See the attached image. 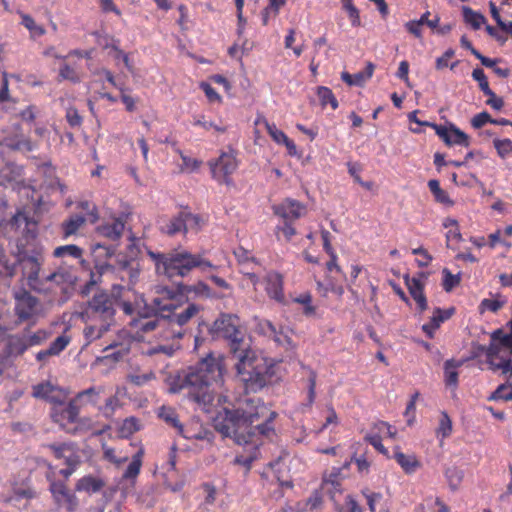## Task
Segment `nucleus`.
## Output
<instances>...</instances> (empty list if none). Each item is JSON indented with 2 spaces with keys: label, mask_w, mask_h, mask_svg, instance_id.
<instances>
[{
  "label": "nucleus",
  "mask_w": 512,
  "mask_h": 512,
  "mask_svg": "<svg viewBox=\"0 0 512 512\" xmlns=\"http://www.w3.org/2000/svg\"><path fill=\"white\" fill-rule=\"evenodd\" d=\"M23 336V339L25 341V345L27 346V349L33 346H38L44 343L48 337L49 334L45 330H38L34 333H31L29 331H24L21 333Z\"/></svg>",
  "instance_id": "obj_36"
},
{
  "label": "nucleus",
  "mask_w": 512,
  "mask_h": 512,
  "mask_svg": "<svg viewBox=\"0 0 512 512\" xmlns=\"http://www.w3.org/2000/svg\"><path fill=\"white\" fill-rule=\"evenodd\" d=\"M464 361L449 359L444 363L445 383L448 386L456 387L458 384L457 368L463 365Z\"/></svg>",
  "instance_id": "obj_31"
},
{
  "label": "nucleus",
  "mask_w": 512,
  "mask_h": 512,
  "mask_svg": "<svg viewBox=\"0 0 512 512\" xmlns=\"http://www.w3.org/2000/svg\"><path fill=\"white\" fill-rule=\"evenodd\" d=\"M105 485L106 483L103 479L87 475L77 481L76 490L92 494L99 492Z\"/></svg>",
  "instance_id": "obj_27"
},
{
  "label": "nucleus",
  "mask_w": 512,
  "mask_h": 512,
  "mask_svg": "<svg viewBox=\"0 0 512 512\" xmlns=\"http://www.w3.org/2000/svg\"><path fill=\"white\" fill-rule=\"evenodd\" d=\"M322 495L318 490H315L313 494L307 499L306 506L312 512L314 510H318L322 506Z\"/></svg>",
  "instance_id": "obj_63"
},
{
  "label": "nucleus",
  "mask_w": 512,
  "mask_h": 512,
  "mask_svg": "<svg viewBox=\"0 0 512 512\" xmlns=\"http://www.w3.org/2000/svg\"><path fill=\"white\" fill-rule=\"evenodd\" d=\"M70 341L71 337L66 333H63L51 342L48 348L53 355H59L68 346Z\"/></svg>",
  "instance_id": "obj_48"
},
{
  "label": "nucleus",
  "mask_w": 512,
  "mask_h": 512,
  "mask_svg": "<svg viewBox=\"0 0 512 512\" xmlns=\"http://www.w3.org/2000/svg\"><path fill=\"white\" fill-rule=\"evenodd\" d=\"M261 332L272 338L280 346H291V338L282 330H277L276 326L269 320H264L259 323Z\"/></svg>",
  "instance_id": "obj_20"
},
{
  "label": "nucleus",
  "mask_w": 512,
  "mask_h": 512,
  "mask_svg": "<svg viewBox=\"0 0 512 512\" xmlns=\"http://www.w3.org/2000/svg\"><path fill=\"white\" fill-rule=\"evenodd\" d=\"M276 413L271 411L259 399L245 398L239 401L234 410H226L225 418L219 425V431L231 437L239 445L248 447L249 455H239L235 462L250 467L257 458L258 436H269L274 432L272 422Z\"/></svg>",
  "instance_id": "obj_2"
},
{
  "label": "nucleus",
  "mask_w": 512,
  "mask_h": 512,
  "mask_svg": "<svg viewBox=\"0 0 512 512\" xmlns=\"http://www.w3.org/2000/svg\"><path fill=\"white\" fill-rule=\"evenodd\" d=\"M452 433V421L449 415L443 411L440 416L437 434L444 439Z\"/></svg>",
  "instance_id": "obj_49"
},
{
  "label": "nucleus",
  "mask_w": 512,
  "mask_h": 512,
  "mask_svg": "<svg viewBox=\"0 0 512 512\" xmlns=\"http://www.w3.org/2000/svg\"><path fill=\"white\" fill-rule=\"evenodd\" d=\"M33 397L49 402L54 407L66 402L69 393L63 388L53 385L51 382H43L33 386Z\"/></svg>",
  "instance_id": "obj_10"
},
{
  "label": "nucleus",
  "mask_w": 512,
  "mask_h": 512,
  "mask_svg": "<svg viewBox=\"0 0 512 512\" xmlns=\"http://www.w3.org/2000/svg\"><path fill=\"white\" fill-rule=\"evenodd\" d=\"M112 323L105 321L91 322L87 324L83 330V335L86 340V344H90L95 340L100 339L109 329Z\"/></svg>",
  "instance_id": "obj_23"
},
{
  "label": "nucleus",
  "mask_w": 512,
  "mask_h": 512,
  "mask_svg": "<svg viewBox=\"0 0 512 512\" xmlns=\"http://www.w3.org/2000/svg\"><path fill=\"white\" fill-rule=\"evenodd\" d=\"M350 463L346 462L342 467H333L323 476L321 488L326 490L332 500H335V493L341 492V480L344 478L342 470L347 469Z\"/></svg>",
  "instance_id": "obj_14"
},
{
  "label": "nucleus",
  "mask_w": 512,
  "mask_h": 512,
  "mask_svg": "<svg viewBox=\"0 0 512 512\" xmlns=\"http://www.w3.org/2000/svg\"><path fill=\"white\" fill-rule=\"evenodd\" d=\"M160 230L162 233L168 236H173L180 232H183L184 234L187 233L185 228V218L183 216V211H180L177 215L165 221L161 225Z\"/></svg>",
  "instance_id": "obj_26"
},
{
  "label": "nucleus",
  "mask_w": 512,
  "mask_h": 512,
  "mask_svg": "<svg viewBox=\"0 0 512 512\" xmlns=\"http://www.w3.org/2000/svg\"><path fill=\"white\" fill-rule=\"evenodd\" d=\"M205 496H204V504L212 505L216 501L217 489L211 483H203L201 486Z\"/></svg>",
  "instance_id": "obj_58"
},
{
  "label": "nucleus",
  "mask_w": 512,
  "mask_h": 512,
  "mask_svg": "<svg viewBox=\"0 0 512 512\" xmlns=\"http://www.w3.org/2000/svg\"><path fill=\"white\" fill-rule=\"evenodd\" d=\"M3 144L11 150L23 152H30L33 150V144L30 139L18 133L15 135L5 136L3 138Z\"/></svg>",
  "instance_id": "obj_25"
},
{
  "label": "nucleus",
  "mask_w": 512,
  "mask_h": 512,
  "mask_svg": "<svg viewBox=\"0 0 512 512\" xmlns=\"http://www.w3.org/2000/svg\"><path fill=\"white\" fill-rule=\"evenodd\" d=\"M79 411V406L72 399L51 407L50 417L65 432L76 434L90 422L88 418H80Z\"/></svg>",
  "instance_id": "obj_5"
},
{
  "label": "nucleus",
  "mask_w": 512,
  "mask_h": 512,
  "mask_svg": "<svg viewBox=\"0 0 512 512\" xmlns=\"http://www.w3.org/2000/svg\"><path fill=\"white\" fill-rule=\"evenodd\" d=\"M17 261L22 267V272L27 280L28 286L37 292L45 291L43 288L44 282L39 277L44 262L43 249L36 247L31 251H19Z\"/></svg>",
  "instance_id": "obj_6"
},
{
  "label": "nucleus",
  "mask_w": 512,
  "mask_h": 512,
  "mask_svg": "<svg viewBox=\"0 0 512 512\" xmlns=\"http://www.w3.org/2000/svg\"><path fill=\"white\" fill-rule=\"evenodd\" d=\"M50 491L53 494L58 504L62 503V498L65 497L69 491L66 485L62 482L52 481L50 484Z\"/></svg>",
  "instance_id": "obj_55"
},
{
  "label": "nucleus",
  "mask_w": 512,
  "mask_h": 512,
  "mask_svg": "<svg viewBox=\"0 0 512 512\" xmlns=\"http://www.w3.org/2000/svg\"><path fill=\"white\" fill-rule=\"evenodd\" d=\"M412 253L414 255H420L421 256V259L417 260V264H418L419 267H426L432 261V256L423 247H419V248L413 249Z\"/></svg>",
  "instance_id": "obj_64"
},
{
  "label": "nucleus",
  "mask_w": 512,
  "mask_h": 512,
  "mask_svg": "<svg viewBox=\"0 0 512 512\" xmlns=\"http://www.w3.org/2000/svg\"><path fill=\"white\" fill-rule=\"evenodd\" d=\"M341 79L350 86H360L365 82L362 72H358L354 75H351L348 72H342Z\"/></svg>",
  "instance_id": "obj_62"
},
{
  "label": "nucleus",
  "mask_w": 512,
  "mask_h": 512,
  "mask_svg": "<svg viewBox=\"0 0 512 512\" xmlns=\"http://www.w3.org/2000/svg\"><path fill=\"white\" fill-rule=\"evenodd\" d=\"M15 302V313L19 319L28 320L37 313L39 300L28 291L17 292Z\"/></svg>",
  "instance_id": "obj_11"
},
{
  "label": "nucleus",
  "mask_w": 512,
  "mask_h": 512,
  "mask_svg": "<svg viewBox=\"0 0 512 512\" xmlns=\"http://www.w3.org/2000/svg\"><path fill=\"white\" fill-rule=\"evenodd\" d=\"M343 7L349 15L351 24L354 27H359L361 25L359 10L352 4V2L343 3Z\"/></svg>",
  "instance_id": "obj_60"
},
{
  "label": "nucleus",
  "mask_w": 512,
  "mask_h": 512,
  "mask_svg": "<svg viewBox=\"0 0 512 512\" xmlns=\"http://www.w3.org/2000/svg\"><path fill=\"white\" fill-rule=\"evenodd\" d=\"M395 459L406 473H412L420 466L414 455H405L402 452L395 453Z\"/></svg>",
  "instance_id": "obj_37"
},
{
  "label": "nucleus",
  "mask_w": 512,
  "mask_h": 512,
  "mask_svg": "<svg viewBox=\"0 0 512 512\" xmlns=\"http://www.w3.org/2000/svg\"><path fill=\"white\" fill-rule=\"evenodd\" d=\"M489 400L512 401V384L510 382L503 383L489 396Z\"/></svg>",
  "instance_id": "obj_43"
},
{
  "label": "nucleus",
  "mask_w": 512,
  "mask_h": 512,
  "mask_svg": "<svg viewBox=\"0 0 512 512\" xmlns=\"http://www.w3.org/2000/svg\"><path fill=\"white\" fill-rule=\"evenodd\" d=\"M237 167L236 152L231 148L228 152H222L216 161L210 162L213 178L227 186L233 185L230 175L236 171Z\"/></svg>",
  "instance_id": "obj_9"
},
{
  "label": "nucleus",
  "mask_w": 512,
  "mask_h": 512,
  "mask_svg": "<svg viewBox=\"0 0 512 512\" xmlns=\"http://www.w3.org/2000/svg\"><path fill=\"white\" fill-rule=\"evenodd\" d=\"M27 350L22 334L9 337L7 342V353L9 356H20Z\"/></svg>",
  "instance_id": "obj_35"
},
{
  "label": "nucleus",
  "mask_w": 512,
  "mask_h": 512,
  "mask_svg": "<svg viewBox=\"0 0 512 512\" xmlns=\"http://www.w3.org/2000/svg\"><path fill=\"white\" fill-rule=\"evenodd\" d=\"M43 282L54 283L56 286L71 285L75 282V277L66 269H58L43 279Z\"/></svg>",
  "instance_id": "obj_30"
},
{
  "label": "nucleus",
  "mask_w": 512,
  "mask_h": 512,
  "mask_svg": "<svg viewBox=\"0 0 512 512\" xmlns=\"http://www.w3.org/2000/svg\"><path fill=\"white\" fill-rule=\"evenodd\" d=\"M266 291L270 298L278 301H284V292H283V277L281 274L277 272H269L266 275Z\"/></svg>",
  "instance_id": "obj_19"
},
{
  "label": "nucleus",
  "mask_w": 512,
  "mask_h": 512,
  "mask_svg": "<svg viewBox=\"0 0 512 512\" xmlns=\"http://www.w3.org/2000/svg\"><path fill=\"white\" fill-rule=\"evenodd\" d=\"M158 417L162 419L167 425L176 429L180 428L182 423L179 420V416L176 410L169 406H162L158 409Z\"/></svg>",
  "instance_id": "obj_33"
},
{
  "label": "nucleus",
  "mask_w": 512,
  "mask_h": 512,
  "mask_svg": "<svg viewBox=\"0 0 512 512\" xmlns=\"http://www.w3.org/2000/svg\"><path fill=\"white\" fill-rule=\"evenodd\" d=\"M194 426H197V424H190L187 426H184L183 424L180 426V428L177 430V433L184 437L185 439H196V440H207L212 441L213 439V433L209 430L203 429L201 426L198 427V431L194 428Z\"/></svg>",
  "instance_id": "obj_24"
},
{
  "label": "nucleus",
  "mask_w": 512,
  "mask_h": 512,
  "mask_svg": "<svg viewBox=\"0 0 512 512\" xmlns=\"http://www.w3.org/2000/svg\"><path fill=\"white\" fill-rule=\"evenodd\" d=\"M500 353V348L498 345L491 343L487 348V364L489 365V369L492 371L501 370L502 374L507 376L508 378L512 377V360L507 359L500 362H496V358Z\"/></svg>",
  "instance_id": "obj_18"
},
{
  "label": "nucleus",
  "mask_w": 512,
  "mask_h": 512,
  "mask_svg": "<svg viewBox=\"0 0 512 512\" xmlns=\"http://www.w3.org/2000/svg\"><path fill=\"white\" fill-rule=\"evenodd\" d=\"M143 455L144 449L140 447L137 453L133 455L132 461L130 462L127 469L123 473L124 479H135L139 475L142 466Z\"/></svg>",
  "instance_id": "obj_34"
},
{
  "label": "nucleus",
  "mask_w": 512,
  "mask_h": 512,
  "mask_svg": "<svg viewBox=\"0 0 512 512\" xmlns=\"http://www.w3.org/2000/svg\"><path fill=\"white\" fill-rule=\"evenodd\" d=\"M443 288L446 292H450L455 286L460 283V275H453L447 268L443 269Z\"/></svg>",
  "instance_id": "obj_56"
},
{
  "label": "nucleus",
  "mask_w": 512,
  "mask_h": 512,
  "mask_svg": "<svg viewBox=\"0 0 512 512\" xmlns=\"http://www.w3.org/2000/svg\"><path fill=\"white\" fill-rule=\"evenodd\" d=\"M183 216L185 218L186 232L188 230H194L196 232L200 230L203 220L199 215L192 214L188 211H183Z\"/></svg>",
  "instance_id": "obj_50"
},
{
  "label": "nucleus",
  "mask_w": 512,
  "mask_h": 512,
  "mask_svg": "<svg viewBox=\"0 0 512 512\" xmlns=\"http://www.w3.org/2000/svg\"><path fill=\"white\" fill-rule=\"evenodd\" d=\"M82 254L83 250L80 247L73 244L59 246L53 252V255L57 258L70 256L72 258L79 259L82 257Z\"/></svg>",
  "instance_id": "obj_40"
},
{
  "label": "nucleus",
  "mask_w": 512,
  "mask_h": 512,
  "mask_svg": "<svg viewBox=\"0 0 512 512\" xmlns=\"http://www.w3.org/2000/svg\"><path fill=\"white\" fill-rule=\"evenodd\" d=\"M316 379H317V374L315 371L311 370L310 371V374H309V386H308V402L307 404H304L302 405L301 407V410L304 411L305 408H310L314 401H315V397H316Z\"/></svg>",
  "instance_id": "obj_51"
},
{
  "label": "nucleus",
  "mask_w": 512,
  "mask_h": 512,
  "mask_svg": "<svg viewBox=\"0 0 512 512\" xmlns=\"http://www.w3.org/2000/svg\"><path fill=\"white\" fill-rule=\"evenodd\" d=\"M46 447L56 459H64L67 466H78L80 464V456L76 452V445L74 443H53L46 445Z\"/></svg>",
  "instance_id": "obj_12"
},
{
  "label": "nucleus",
  "mask_w": 512,
  "mask_h": 512,
  "mask_svg": "<svg viewBox=\"0 0 512 512\" xmlns=\"http://www.w3.org/2000/svg\"><path fill=\"white\" fill-rule=\"evenodd\" d=\"M428 187L432 194L434 195L437 202L445 205H452L453 201L450 199L448 194L441 189L439 181L432 179L428 182Z\"/></svg>",
  "instance_id": "obj_39"
},
{
  "label": "nucleus",
  "mask_w": 512,
  "mask_h": 512,
  "mask_svg": "<svg viewBox=\"0 0 512 512\" xmlns=\"http://www.w3.org/2000/svg\"><path fill=\"white\" fill-rule=\"evenodd\" d=\"M157 270L162 271L168 277H184L194 268L202 271L215 268L201 254H192L188 251H174L168 254H159L156 258Z\"/></svg>",
  "instance_id": "obj_4"
},
{
  "label": "nucleus",
  "mask_w": 512,
  "mask_h": 512,
  "mask_svg": "<svg viewBox=\"0 0 512 512\" xmlns=\"http://www.w3.org/2000/svg\"><path fill=\"white\" fill-rule=\"evenodd\" d=\"M86 221L87 219L84 216L78 214L71 215L61 224L64 238L75 235Z\"/></svg>",
  "instance_id": "obj_29"
},
{
  "label": "nucleus",
  "mask_w": 512,
  "mask_h": 512,
  "mask_svg": "<svg viewBox=\"0 0 512 512\" xmlns=\"http://www.w3.org/2000/svg\"><path fill=\"white\" fill-rule=\"evenodd\" d=\"M98 230L103 236L111 240H117L124 231V222L120 219H115L112 223L101 225Z\"/></svg>",
  "instance_id": "obj_32"
},
{
  "label": "nucleus",
  "mask_w": 512,
  "mask_h": 512,
  "mask_svg": "<svg viewBox=\"0 0 512 512\" xmlns=\"http://www.w3.org/2000/svg\"><path fill=\"white\" fill-rule=\"evenodd\" d=\"M81 316L86 322L105 321L113 324L115 309L110 295L103 290L95 293L87 302Z\"/></svg>",
  "instance_id": "obj_7"
},
{
  "label": "nucleus",
  "mask_w": 512,
  "mask_h": 512,
  "mask_svg": "<svg viewBox=\"0 0 512 512\" xmlns=\"http://www.w3.org/2000/svg\"><path fill=\"white\" fill-rule=\"evenodd\" d=\"M453 313L454 308H450L447 310H442L440 308L435 309L433 316L430 319V322L422 326L423 331L430 339L433 338L435 330L440 327V324L442 322L449 319L453 315Z\"/></svg>",
  "instance_id": "obj_22"
},
{
  "label": "nucleus",
  "mask_w": 512,
  "mask_h": 512,
  "mask_svg": "<svg viewBox=\"0 0 512 512\" xmlns=\"http://www.w3.org/2000/svg\"><path fill=\"white\" fill-rule=\"evenodd\" d=\"M463 16L465 22L470 24L473 29H479L486 20L482 14L473 11L469 7H463Z\"/></svg>",
  "instance_id": "obj_42"
},
{
  "label": "nucleus",
  "mask_w": 512,
  "mask_h": 512,
  "mask_svg": "<svg viewBox=\"0 0 512 512\" xmlns=\"http://www.w3.org/2000/svg\"><path fill=\"white\" fill-rule=\"evenodd\" d=\"M492 343L498 345L500 349H509L512 355V334H504L501 330H496L492 334Z\"/></svg>",
  "instance_id": "obj_46"
},
{
  "label": "nucleus",
  "mask_w": 512,
  "mask_h": 512,
  "mask_svg": "<svg viewBox=\"0 0 512 512\" xmlns=\"http://www.w3.org/2000/svg\"><path fill=\"white\" fill-rule=\"evenodd\" d=\"M131 325L136 329L137 333H148L157 328H166V320L163 315L153 308L149 318L133 319Z\"/></svg>",
  "instance_id": "obj_17"
},
{
  "label": "nucleus",
  "mask_w": 512,
  "mask_h": 512,
  "mask_svg": "<svg viewBox=\"0 0 512 512\" xmlns=\"http://www.w3.org/2000/svg\"><path fill=\"white\" fill-rule=\"evenodd\" d=\"M120 306L125 314L131 316L134 313H137L140 318H149L153 311L152 307L146 305L142 296L137 297L134 303L130 301H122Z\"/></svg>",
  "instance_id": "obj_21"
},
{
  "label": "nucleus",
  "mask_w": 512,
  "mask_h": 512,
  "mask_svg": "<svg viewBox=\"0 0 512 512\" xmlns=\"http://www.w3.org/2000/svg\"><path fill=\"white\" fill-rule=\"evenodd\" d=\"M201 310V307L195 303H190L186 307L181 308L177 304V308L166 311L162 315L166 320V328L170 331L165 334V338H182L186 329L184 326L195 317Z\"/></svg>",
  "instance_id": "obj_8"
},
{
  "label": "nucleus",
  "mask_w": 512,
  "mask_h": 512,
  "mask_svg": "<svg viewBox=\"0 0 512 512\" xmlns=\"http://www.w3.org/2000/svg\"><path fill=\"white\" fill-rule=\"evenodd\" d=\"M66 120L71 127H80L82 125V117L74 107H69L66 110Z\"/></svg>",
  "instance_id": "obj_61"
},
{
  "label": "nucleus",
  "mask_w": 512,
  "mask_h": 512,
  "mask_svg": "<svg viewBox=\"0 0 512 512\" xmlns=\"http://www.w3.org/2000/svg\"><path fill=\"white\" fill-rule=\"evenodd\" d=\"M274 213L283 218L285 222L294 221L300 218L305 207L298 201L285 199L282 203L273 206Z\"/></svg>",
  "instance_id": "obj_16"
},
{
  "label": "nucleus",
  "mask_w": 512,
  "mask_h": 512,
  "mask_svg": "<svg viewBox=\"0 0 512 512\" xmlns=\"http://www.w3.org/2000/svg\"><path fill=\"white\" fill-rule=\"evenodd\" d=\"M429 15H430V12L427 11L426 13H424L421 16V18L419 20H412V21L407 22L405 24V27L408 30V32L417 38H421L422 37L421 26L424 25V18L426 19V16H429Z\"/></svg>",
  "instance_id": "obj_54"
},
{
  "label": "nucleus",
  "mask_w": 512,
  "mask_h": 512,
  "mask_svg": "<svg viewBox=\"0 0 512 512\" xmlns=\"http://www.w3.org/2000/svg\"><path fill=\"white\" fill-rule=\"evenodd\" d=\"M263 123L268 134L276 143L281 144L283 141L287 140L286 134L283 131L279 130L275 124L269 123L265 119L263 120Z\"/></svg>",
  "instance_id": "obj_53"
},
{
  "label": "nucleus",
  "mask_w": 512,
  "mask_h": 512,
  "mask_svg": "<svg viewBox=\"0 0 512 512\" xmlns=\"http://www.w3.org/2000/svg\"><path fill=\"white\" fill-rule=\"evenodd\" d=\"M317 95L322 106L330 104L333 109L338 107V102L329 88L323 86L318 87Z\"/></svg>",
  "instance_id": "obj_47"
},
{
  "label": "nucleus",
  "mask_w": 512,
  "mask_h": 512,
  "mask_svg": "<svg viewBox=\"0 0 512 512\" xmlns=\"http://www.w3.org/2000/svg\"><path fill=\"white\" fill-rule=\"evenodd\" d=\"M156 292L159 296L152 300V308H155L158 313L163 314L166 311L177 308L178 303H176V293L172 289L164 286H158L156 288Z\"/></svg>",
  "instance_id": "obj_15"
},
{
  "label": "nucleus",
  "mask_w": 512,
  "mask_h": 512,
  "mask_svg": "<svg viewBox=\"0 0 512 512\" xmlns=\"http://www.w3.org/2000/svg\"><path fill=\"white\" fill-rule=\"evenodd\" d=\"M22 24L27 28L33 37H40L45 34V29L38 25L28 14L21 13Z\"/></svg>",
  "instance_id": "obj_45"
},
{
  "label": "nucleus",
  "mask_w": 512,
  "mask_h": 512,
  "mask_svg": "<svg viewBox=\"0 0 512 512\" xmlns=\"http://www.w3.org/2000/svg\"><path fill=\"white\" fill-rule=\"evenodd\" d=\"M472 77L479 83V87L484 94H490L491 89L488 84L487 77L484 71L480 68H476L472 72Z\"/></svg>",
  "instance_id": "obj_57"
},
{
  "label": "nucleus",
  "mask_w": 512,
  "mask_h": 512,
  "mask_svg": "<svg viewBox=\"0 0 512 512\" xmlns=\"http://www.w3.org/2000/svg\"><path fill=\"white\" fill-rule=\"evenodd\" d=\"M225 371L224 356L208 353L195 367L190 368L182 387L188 389V397L194 402L209 406L214 400L210 386L222 382Z\"/></svg>",
  "instance_id": "obj_3"
},
{
  "label": "nucleus",
  "mask_w": 512,
  "mask_h": 512,
  "mask_svg": "<svg viewBox=\"0 0 512 512\" xmlns=\"http://www.w3.org/2000/svg\"><path fill=\"white\" fill-rule=\"evenodd\" d=\"M209 332L228 341L229 350L236 359L237 380L246 393L257 392L273 381L275 364L251 349L237 315L220 314Z\"/></svg>",
  "instance_id": "obj_1"
},
{
  "label": "nucleus",
  "mask_w": 512,
  "mask_h": 512,
  "mask_svg": "<svg viewBox=\"0 0 512 512\" xmlns=\"http://www.w3.org/2000/svg\"><path fill=\"white\" fill-rule=\"evenodd\" d=\"M453 144L468 147L470 142H469V136L466 133H464L463 131H461L460 129L455 127L454 125H451L450 133H449V137H448L446 145L451 146Z\"/></svg>",
  "instance_id": "obj_38"
},
{
  "label": "nucleus",
  "mask_w": 512,
  "mask_h": 512,
  "mask_svg": "<svg viewBox=\"0 0 512 512\" xmlns=\"http://www.w3.org/2000/svg\"><path fill=\"white\" fill-rule=\"evenodd\" d=\"M445 475L451 490H457L464 477L463 471L456 467L448 468L445 472Z\"/></svg>",
  "instance_id": "obj_44"
},
{
  "label": "nucleus",
  "mask_w": 512,
  "mask_h": 512,
  "mask_svg": "<svg viewBox=\"0 0 512 512\" xmlns=\"http://www.w3.org/2000/svg\"><path fill=\"white\" fill-rule=\"evenodd\" d=\"M422 279H427V274L420 272L418 277L410 278L409 275L404 276L405 283L411 297L416 301L419 311L423 312L427 309V300L423 293L424 284Z\"/></svg>",
  "instance_id": "obj_13"
},
{
  "label": "nucleus",
  "mask_w": 512,
  "mask_h": 512,
  "mask_svg": "<svg viewBox=\"0 0 512 512\" xmlns=\"http://www.w3.org/2000/svg\"><path fill=\"white\" fill-rule=\"evenodd\" d=\"M234 255L238 260V263L241 265L248 264L249 262H254L255 258L251 255V252L244 247H238L234 250Z\"/></svg>",
  "instance_id": "obj_59"
},
{
  "label": "nucleus",
  "mask_w": 512,
  "mask_h": 512,
  "mask_svg": "<svg viewBox=\"0 0 512 512\" xmlns=\"http://www.w3.org/2000/svg\"><path fill=\"white\" fill-rule=\"evenodd\" d=\"M140 429L139 420L135 417L126 418L120 428L119 434L122 438H129L132 434Z\"/></svg>",
  "instance_id": "obj_41"
},
{
  "label": "nucleus",
  "mask_w": 512,
  "mask_h": 512,
  "mask_svg": "<svg viewBox=\"0 0 512 512\" xmlns=\"http://www.w3.org/2000/svg\"><path fill=\"white\" fill-rule=\"evenodd\" d=\"M102 392V387H90L86 390L78 392L73 400L76 401V404L79 406V408L87 404L95 405L97 404Z\"/></svg>",
  "instance_id": "obj_28"
},
{
  "label": "nucleus",
  "mask_w": 512,
  "mask_h": 512,
  "mask_svg": "<svg viewBox=\"0 0 512 512\" xmlns=\"http://www.w3.org/2000/svg\"><path fill=\"white\" fill-rule=\"evenodd\" d=\"M493 145L501 158H505L512 153V141L510 139H494Z\"/></svg>",
  "instance_id": "obj_52"
}]
</instances>
